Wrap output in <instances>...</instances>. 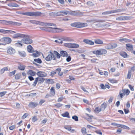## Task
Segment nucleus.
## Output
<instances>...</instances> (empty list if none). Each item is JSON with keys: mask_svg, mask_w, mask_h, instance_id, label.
I'll return each mask as SVG.
<instances>
[{"mask_svg": "<svg viewBox=\"0 0 135 135\" xmlns=\"http://www.w3.org/2000/svg\"><path fill=\"white\" fill-rule=\"evenodd\" d=\"M61 115L64 117H66L68 118H70L69 114L68 112H66L62 114Z\"/></svg>", "mask_w": 135, "mask_h": 135, "instance_id": "obj_33", "label": "nucleus"}, {"mask_svg": "<svg viewBox=\"0 0 135 135\" xmlns=\"http://www.w3.org/2000/svg\"><path fill=\"white\" fill-rule=\"evenodd\" d=\"M36 74L39 76L41 77H45L46 76V74L42 71L38 72Z\"/></svg>", "mask_w": 135, "mask_h": 135, "instance_id": "obj_14", "label": "nucleus"}, {"mask_svg": "<svg viewBox=\"0 0 135 135\" xmlns=\"http://www.w3.org/2000/svg\"><path fill=\"white\" fill-rule=\"evenodd\" d=\"M45 102V101L44 100L42 99L41 100L39 103V104L40 105H41L42 104L44 103Z\"/></svg>", "mask_w": 135, "mask_h": 135, "instance_id": "obj_63", "label": "nucleus"}, {"mask_svg": "<svg viewBox=\"0 0 135 135\" xmlns=\"http://www.w3.org/2000/svg\"><path fill=\"white\" fill-rule=\"evenodd\" d=\"M131 73L130 71H128L127 75V78L128 79H129L131 78Z\"/></svg>", "mask_w": 135, "mask_h": 135, "instance_id": "obj_47", "label": "nucleus"}, {"mask_svg": "<svg viewBox=\"0 0 135 135\" xmlns=\"http://www.w3.org/2000/svg\"><path fill=\"white\" fill-rule=\"evenodd\" d=\"M15 45L17 47H21L22 46V44L19 42L16 43Z\"/></svg>", "mask_w": 135, "mask_h": 135, "instance_id": "obj_57", "label": "nucleus"}, {"mask_svg": "<svg viewBox=\"0 0 135 135\" xmlns=\"http://www.w3.org/2000/svg\"><path fill=\"white\" fill-rule=\"evenodd\" d=\"M95 42L97 44H102L103 43V41L99 39H97L95 40Z\"/></svg>", "mask_w": 135, "mask_h": 135, "instance_id": "obj_36", "label": "nucleus"}, {"mask_svg": "<svg viewBox=\"0 0 135 135\" xmlns=\"http://www.w3.org/2000/svg\"><path fill=\"white\" fill-rule=\"evenodd\" d=\"M21 41L23 43L26 44H30L32 42V40L30 38H23L22 39Z\"/></svg>", "mask_w": 135, "mask_h": 135, "instance_id": "obj_10", "label": "nucleus"}, {"mask_svg": "<svg viewBox=\"0 0 135 135\" xmlns=\"http://www.w3.org/2000/svg\"><path fill=\"white\" fill-rule=\"evenodd\" d=\"M52 53L57 58L60 59V58L61 55L60 54L56 51H54Z\"/></svg>", "mask_w": 135, "mask_h": 135, "instance_id": "obj_29", "label": "nucleus"}, {"mask_svg": "<svg viewBox=\"0 0 135 135\" xmlns=\"http://www.w3.org/2000/svg\"><path fill=\"white\" fill-rule=\"evenodd\" d=\"M38 25H39L41 26H56V25L54 23H45L39 21H38Z\"/></svg>", "mask_w": 135, "mask_h": 135, "instance_id": "obj_9", "label": "nucleus"}, {"mask_svg": "<svg viewBox=\"0 0 135 135\" xmlns=\"http://www.w3.org/2000/svg\"><path fill=\"white\" fill-rule=\"evenodd\" d=\"M106 48L107 49H112L111 47V44H109L106 46Z\"/></svg>", "mask_w": 135, "mask_h": 135, "instance_id": "obj_58", "label": "nucleus"}, {"mask_svg": "<svg viewBox=\"0 0 135 135\" xmlns=\"http://www.w3.org/2000/svg\"><path fill=\"white\" fill-rule=\"evenodd\" d=\"M18 54L20 56L22 57H25L26 55V54L25 52L23 51H18Z\"/></svg>", "mask_w": 135, "mask_h": 135, "instance_id": "obj_22", "label": "nucleus"}, {"mask_svg": "<svg viewBox=\"0 0 135 135\" xmlns=\"http://www.w3.org/2000/svg\"><path fill=\"white\" fill-rule=\"evenodd\" d=\"M34 61L35 62L39 64H41L42 63V61L41 59L40 58L35 59H34Z\"/></svg>", "mask_w": 135, "mask_h": 135, "instance_id": "obj_40", "label": "nucleus"}, {"mask_svg": "<svg viewBox=\"0 0 135 135\" xmlns=\"http://www.w3.org/2000/svg\"><path fill=\"white\" fill-rule=\"evenodd\" d=\"M59 12H50L49 13V16H60V14H59Z\"/></svg>", "mask_w": 135, "mask_h": 135, "instance_id": "obj_20", "label": "nucleus"}, {"mask_svg": "<svg viewBox=\"0 0 135 135\" xmlns=\"http://www.w3.org/2000/svg\"><path fill=\"white\" fill-rule=\"evenodd\" d=\"M55 106H56L57 108H59L61 107L62 106L63 104L60 103H58L55 104Z\"/></svg>", "mask_w": 135, "mask_h": 135, "instance_id": "obj_52", "label": "nucleus"}, {"mask_svg": "<svg viewBox=\"0 0 135 135\" xmlns=\"http://www.w3.org/2000/svg\"><path fill=\"white\" fill-rule=\"evenodd\" d=\"M26 66L23 65L21 63H19L17 66L19 70L21 71L24 70L25 69Z\"/></svg>", "mask_w": 135, "mask_h": 135, "instance_id": "obj_17", "label": "nucleus"}, {"mask_svg": "<svg viewBox=\"0 0 135 135\" xmlns=\"http://www.w3.org/2000/svg\"><path fill=\"white\" fill-rule=\"evenodd\" d=\"M123 90L126 95H128L129 94L130 91L128 89H124Z\"/></svg>", "mask_w": 135, "mask_h": 135, "instance_id": "obj_41", "label": "nucleus"}, {"mask_svg": "<svg viewBox=\"0 0 135 135\" xmlns=\"http://www.w3.org/2000/svg\"><path fill=\"white\" fill-rule=\"evenodd\" d=\"M44 80L45 79L42 78H35L34 82L32 85L33 86H35L38 81H40V83H42Z\"/></svg>", "mask_w": 135, "mask_h": 135, "instance_id": "obj_6", "label": "nucleus"}, {"mask_svg": "<svg viewBox=\"0 0 135 135\" xmlns=\"http://www.w3.org/2000/svg\"><path fill=\"white\" fill-rule=\"evenodd\" d=\"M106 105L104 103H103L101 105L100 108L102 109V110H104L106 108Z\"/></svg>", "mask_w": 135, "mask_h": 135, "instance_id": "obj_45", "label": "nucleus"}, {"mask_svg": "<svg viewBox=\"0 0 135 135\" xmlns=\"http://www.w3.org/2000/svg\"><path fill=\"white\" fill-rule=\"evenodd\" d=\"M7 93L6 91H3L0 92V97H2L4 95Z\"/></svg>", "mask_w": 135, "mask_h": 135, "instance_id": "obj_51", "label": "nucleus"}, {"mask_svg": "<svg viewBox=\"0 0 135 135\" xmlns=\"http://www.w3.org/2000/svg\"><path fill=\"white\" fill-rule=\"evenodd\" d=\"M64 46L68 48H78L79 46V45L76 44L71 43H65L64 44Z\"/></svg>", "mask_w": 135, "mask_h": 135, "instance_id": "obj_4", "label": "nucleus"}, {"mask_svg": "<svg viewBox=\"0 0 135 135\" xmlns=\"http://www.w3.org/2000/svg\"><path fill=\"white\" fill-rule=\"evenodd\" d=\"M18 14L30 16H40L42 13L40 12H27L22 13L21 12H18Z\"/></svg>", "mask_w": 135, "mask_h": 135, "instance_id": "obj_1", "label": "nucleus"}, {"mask_svg": "<svg viewBox=\"0 0 135 135\" xmlns=\"http://www.w3.org/2000/svg\"><path fill=\"white\" fill-rule=\"evenodd\" d=\"M16 72V70H14V71L10 72L9 74V76H11L12 75H14L15 74Z\"/></svg>", "mask_w": 135, "mask_h": 135, "instance_id": "obj_49", "label": "nucleus"}, {"mask_svg": "<svg viewBox=\"0 0 135 135\" xmlns=\"http://www.w3.org/2000/svg\"><path fill=\"white\" fill-rule=\"evenodd\" d=\"M60 54L63 57H67L68 55L66 51H61L60 52Z\"/></svg>", "mask_w": 135, "mask_h": 135, "instance_id": "obj_28", "label": "nucleus"}, {"mask_svg": "<svg viewBox=\"0 0 135 135\" xmlns=\"http://www.w3.org/2000/svg\"><path fill=\"white\" fill-rule=\"evenodd\" d=\"M87 4L90 6H92L94 5V4L92 2L89 1L87 2Z\"/></svg>", "mask_w": 135, "mask_h": 135, "instance_id": "obj_55", "label": "nucleus"}, {"mask_svg": "<svg viewBox=\"0 0 135 135\" xmlns=\"http://www.w3.org/2000/svg\"><path fill=\"white\" fill-rule=\"evenodd\" d=\"M93 54H95L96 55H101L100 49L97 50L96 51H93Z\"/></svg>", "mask_w": 135, "mask_h": 135, "instance_id": "obj_37", "label": "nucleus"}, {"mask_svg": "<svg viewBox=\"0 0 135 135\" xmlns=\"http://www.w3.org/2000/svg\"><path fill=\"white\" fill-rule=\"evenodd\" d=\"M63 99V97H61L58 99L57 100V102H61Z\"/></svg>", "mask_w": 135, "mask_h": 135, "instance_id": "obj_62", "label": "nucleus"}, {"mask_svg": "<svg viewBox=\"0 0 135 135\" xmlns=\"http://www.w3.org/2000/svg\"><path fill=\"white\" fill-rule=\"evenodd\" d=\"M29 22H30L31 23L33 24L38 25V21H36L30 20H29Z\"/></svg>", "mask_w": 135, "mask_h": 135, "instance_id": "obj_44", "label": "nucleus"}, {"mask_svg": "<svg viewBox=\"0 0 135 135\" xmlns=\"http://www.w3.org/2000/svg\"><path fill=\"white\" fill-rule=\"evenodd\" d=\"M28 36L27 35H25L24 34H23L21 33H16V34H14L13 36V38H16L18 37L20 38H23V37H25L26 38Z\"/></svg>", "mask_w": 135, "mask_h": 135, "instance_id": "obj_8", "label": "nucleus"}, {"mask_svg": "<svg viewBox=\"0 0 135 135\" xmlns=\"http://www.w3.org/2000/svg\"><path fill=\"white\" fill-rule=\"evenodd\" d=\"M42 30H44L45 31L51 32H54L55 27L52 28L51 27H48L45 28V29H42Z\"/></svg>", "mask_w": 135, "mask_h": 135, "instance_id": "obj_12", "label": "nucleus"}, {"mask_svg": "<svg viewBox=\"0 0 135 135\" xmlns=\"http://www.w3.org/2000/svg\"><path fill=\"white\" fill-rule=\"evenodd\" d=\"M55 30L54 33L60 32L63 31V30L60 28H58L55 27Z\"/></svg>", "mask_w": 135, "mask_h": 135, "instance_id": "obj_35", "label": "nucleus"}, {"mask_svg": "<svg viewBox=\"0 0 135 135\" xmlns=\"http://www.w3.org/2000/svg\"><path fill=\"white\" fill-rule=\"evenodd\" d=\"M118 10L109 11L103 12L102 13L103 15H108L112 13H115L118 12Z\"/></svg>", "mask_w": 135, "mask_h": 135, "instance_id": "obj_18", "label": "nucleus"}, {"mask_svg": "<svg viewBox=\"0 0 135 135\" xmlns=\"http://www.w3.org/2000/svg\"><path fill=\"white\" fill-rule=\"evenodd\" d=\"M36 53H33L32 54V56L34 57H38L40 55V52H38L37 51H35Z\"/></svg>", "mask_w": 135, "mask_h": 135, "instance_id": "obj_31", "label": "nucleus"}, {"mask_svg": "<svg viewBox=\"0 0 135 135\" xmlns=\"http://www.w3.org/2000/svg\"><path fill=\"white\" fill-rule=\"evenodd\" d=\"M27 73L28 75H30L31 76H34L36 74V72L32 70H30L27 71Z\"/></svg>", "mask_w": 135, "mask_h": 135, "instance_id": "obj_26", "label": "nucleus"}, {"mask_svg": "<svg viewBox=\"0 0 135 135\" xmlns=\"http://www.w3.org/2000/svg\"><path fill=\"white\" fill-rule=\"evenodd\" d=\"M62 40H63V41H71V39L69 37H66L64 38H62Z\"/></svg>", "mask_w": 135, "mask_h": 135, "instance_id": "obj_56", "label": "nucleus"}, {"mask_svg": "<svg viewBox=\"0 0 135 135\" xmlns=\"http://www.w3.org/2000/svg\"><path fill=\"white\" fill-rule=\"evenodd\" d=\"M50 94L51 95V96L52 97L54 96L55 94V90L54 89V87H52L50 91Z\"/></svg>", "mask_w": 135, "mask_h": 135, "instance_id": "obj_21", "label": "nucleus"}, {"mask_svg": "<svg viewBox=\"0 0 135 135\" xmlns=\"http://www.w3.org/2000/svg\"><path fill=\"white\" fill-rule=\"evenodd\" d=\"M60 13L59 14L60 16H64L67 15H74V12L71 11H68L66 10H63L59 12Z\"/></svg>", "mask_w": 135, "mask_h": 135, "instance_id": "obj_5", "label": "nucleus"}, {"mask_svg": "<svg viewBox=\"0 0 135 135\" xmlns=\"http://www.w3.org/2000/svg\"><path fill=\"white\" fill-rule=\"evenodd\" d=\"M28 115V114L27 113H25L24 114V115L22 117V119H24L27 117Z\"/></svg>", "mask_w": 135, "mask_h": 135, "instance_id": "obj_59", "label": "nucleus"}, {"mask_svg": "<svg viewBox=\"0 0 135 135\" xmlns=\"http://www.w3.org/2000/svg\"><path fill=\"white\" fill-rule=\"evenodd\" d=\"M130 18V17L128 16H120L119 17V20H126L129 19Z\"/></svg>", "mask_w": 135, "mask_h": 135, "instance_id": "obj_30", "label": "nucleus"}, {"mask_svg": "<svg viewBox=\"0 0 135 135\" xmlns=\"http://www.w3.org/2000/svg\"><path fill=\"white\" fill-rule=\"evenodd\" d=\"M133 46L130 44H127L126 45V49L128 51H131L133 49Z\"/></svg>", "mask_w": 135, "mask_h": 135, "instance_id": "obj_23", "label": "nucleus"}, {"mask_svg": "<svg viewBox=\"0 0 135 135\" xmlns=\"http://www.w3.org/2000/svg\"><path fill=\"white\" fill-rule=\"evenodd\" d=\"M119 54L122 56L124 58H126L128 57L129 56L126 52L124 51H121L119 53Z\"/></svg>", "mask_w": 135, "mask_h": 135, "instance_id": "obj_25", "label": "nucleus"}, {"mask_svg": "<svg viewBox=\"0 0 135 135\" xmlns=\"http://www.w3.org/2000/svg\"><path fill=\"white\" fill-rule=\"evenodd\" d=\"M7 5L9 7H18V5L16 3H11L7 4Z\"/></svg>", "mask_w": 135, "mask_h": 135, "instance_id": "obj_32", "label": "nucleus"}, {"mask_svg": "<svg viewBox=\"0 0 135 135\" xmlns=\"http://www.w3.org/2000/svg\"><path fill=\"white\" fill-rule=\"evenodd\" d=\"M0 41L6 44L11 43L12 41V40L9 37H3L1 39Z\"/></svg>", "mask_w": 135, "mask_h": 135, "instance_id": "obj_7", "label": "nucleus"}, {"mask_svg": "<svg viewBox=\"0 0 135 135\" xmlns=\"http://www.w3.org/2000/svg\"><path fill=\"white\" fill-rule=\"evenodd\" d=\"M119 127L128 130H129L130 129L128 127L125 125L120 124H119Z\"/></svg>", "mask_w": 135, "mask_h": 135, "instance_id": "obj_34", "label": "nucleus"}, {"mask_svg": "<svg viewBox=\"0 0 135 135\" xmlns=\"http://www.w3.org/2000/svg\"><path fill=\"white\" fill-rule=\"evenodd\" d=\"M37 120V119L36 116H34L32 118V121L33 122H35Z\"/></svg>", "mask_w": 135, "mask_h": 135, "instance_id": "obj_64", "label": "nucleus"}, {"mask_svg": "<svg viewBox=\"0 0 135 135\" xmlns=\"http://www.w3.org/2000/svg\"><path fill=\"white\" fill-rule=\"evenodd\" d=\"M11 24H12L13 25H16L18 26H20L22 24L20 23L16 22H12Z\"/></svg>", "mask_w": 135, "mask_h": 135, "instance_id": "obj_46", "label": "nucleus"}, {"mask_svg": "<svg viewBox=\"0 0 135 135\" xmlns=\"http://www.w3.org/2000/svg\"><path fill=\"white\" fill-rule=\"evenodd\" d=\"M38 105V103L37 102H31L29 103L28 106L29 108H34L36 107Z\"/></svg>", "mask_w": 135, "mask_h": 135, "instance_id": "obj_11", "label": "nucleus"}, {"mask_svg": "<svg viewBox=\"0 0 135 135\" xmlns=\"http://www.w3.org/2000/svg\"><path fill=\"white\" fill-rule=\"evenodd\" d=\"M102 110V109L100 108L97 107L95 108L94 110V111L95 112L98 113L100 112Z\"/></svg>", "mask_w": 135, "mask_h": 135, "instance_id": "obj_38", "label": "nucleus"}, {"mask_svg": "<svg viewBox=\"0 0 135 135\" xmlns=\"http://www.w3.org/2000/svg\"><path fill=\"white\" fill-rule=\"evenodd\" d=\"M27 51L29 52L32 53L35 52L33 50V48L30 45L28 46L27 47Z\"/></svg>", "mask_w": 135, "mask_h": 135, "instance_id": "obj_24", "label": "nucleus"}, {"mask_svg": "<svg viewBox=\"0 0 135 135\" xmlns=\"http://www.w3.org/2000/svg\"><path fill=\"white\" fill-rule=\"evenodd\" d=\"M83 42L87 44L91 45H93L94 44V42H93L87 39H84L83 40Z\"/></svg>", "mask_w": 135, "mask_h": 135, "instance_id": "obj_19", "label": "nucleus"}, {"mask_svg": "<svg viewBox=\"0 0 135 135\" xmlns=\"http://www.w3.org/2000/svg\"><path fill=\"white\" fill-rule=\"evenodd\" d=\"M81 132L84 135L87 133L86 129L85 128H83L81 129Z\"/></svg>", "mask_w": 135, "mask_h": 135, "instance_id": "obj_42", "label": "nucleus"}, {"mask_svg": "<svg viewBox=\"0 0 135 135\" xmlns=\"http://www.w3.org/2000/svg\"><path fill=\"white\" fill-rule=\"evenodd\" d=\"M46 83L50 84H52L54 83V81L52 79H46Z\"/></svg>", "mask_w": 135, "mask_h": 135, "instance_id": "obj_39", "label": "nucleus"}, {"mask_svg": "<svg viewBox=\"0 0 135 135\" xmlns=\"http://www.w3.org/2000/svg\"><path fill=\"white\" fill-rule=\"evenodd\" d=\"M7 52L10 54H13L15 52V50L13 48L10 47L7 50Z\"/></svg>", "mask_w": 135, "mask_h": 135, "instance_id": "obj_13", "label": "nucleus"}, {"mask_svg": "<svg viewBox=\"0 0 135 135\" xmlns=\"http://www.w3.org/2000/svg\"><path fill=\"white\" fill-rule=\"evenodd\" d=\"M50 54L45 57V60L47 61H50L52 59L53 60H56V57L53 54V53L50 51L49 52Z\"/></svg>", "mask_w": 135, "mask_h": 135, "instance_id": "obj_3", "label": "nucleus"}, {"mask_svg": "<svg viewBox=\"0 0 135 135\" xmlns=\"http://www.w3.org/2000/svg\"><path fill=\"white\" fill-rule=\"evenodd\" d=\"M1 32L3 34H6L8 33V32H9L10 33L13 34V33H16V32L14 31L11 30H4L2 29L1 30Z\"/></svg>", "mask_w": 135, "mask_h": 135, "instance_id": "obj_15", "label": "nucleus"}, {"mask_svg": "<svg viewBox=\"0 0 135 135\" xmlns=\"http://www.w3.org/2000/svg\"><path fill=\"white\" fill-rule=\"evenodd\" d=\"M72 118L76 121H78V117L76 115H75L72 116Z\"/></svg>", "mask_w": 135, "mask_h": 135, "instance_id": "obj_48", "label": "nucleus"}, {"mask_svg": "<svg viewBox=\"0 0 135 135\" xmlns=\"http://www.w3.org/2000/svg\"><path fill=\"white\" fill-rule=\"evenodd\" d=\"M36 93H30L29 94V96H31L32 97H34L36 96Z\"/></svg>", "mask_w": 135, "mask_h": 135, "instance_id": "obj_61", "label": "nucleus"}, {"mask_svg": "<svg viewBox=\"0 0 135 135\" xmlns=\"http://www.w3.org/2000/svg\"><path fill=\"white\" fill-rule=\"evenodd\" d=\"M64 128H65L66 129H67L68 130V131H70L71 130H72V131H74V130L73 129H71V127H69L68 126H66V127H64Z\"/></svg>", "mask_w": 135, "mask_h": 135, "instance_id": "obj_60", "label": "nucleus"}, {"mask_svg": "<svg viewBox=\"0 0 135 135\" xmlns=\"http://www.w3.org/2000/svg\"><path fill=\"white\" fill-rule=\"evenodd\" d=\"M100 49L101 51V55L106 54L107 52V50L105 49Z\"/></svg>", "mask_w": 135, "mask_h": 135, "instance_id": "obj_43", "label": "nucleus"}, {"mask_svg": "<svg viewBox=\"0 0 135 135\" xmlns=\"http://www.w3.org/2000/svg\"><path fill=\"white\" fill-rule=\"evenodd\" d=\"M21 75L19 74H16L15 76V78L16 79H18L20 78Z\"/></svg>", "mask_w": 135, "mask_h": 135, "instance_id": "obj_53", "label": "nucleus"}, {"mask_svg": "<svg viewBox=\"0 0 135 135\" xmlns=\"http://www.w3.org/2000/svg\"><path fill=\"white\" fill-rule=\"evenodd\" d=\"M70 25L72 27L79 28L83 27L88 25L87 23L80 22L72 23Z\"/></svg>", "mask_w": 135, "mask_h": 135, "instance_id": "obj_2", "label": "nucleus"}, {"mask_svg": "<svg viewBox=\"0 0 135 135\" xmlns=\"http://www.w3.org/2000/svg\"><path fill=\"white\" fill-rule=\"evenodd\" d=\"M12 22V21H7L4 20H0V23L3 25H8L9 24H11Z\"/></svg>", "mask_w": 135, "mask_h": 135, "instance_id": "obj_16", "label": "nucleus"}, {"mask_svg": "<svg viewBox=\"0 0 135 135\" xmlns=\"http://www.w3.org/2000/svg\"><path fill=\"white\" fill-rule=\"evenodd\" d=\"M112 49H114L117 46V45L116 43H113L111 44Z\"/></svg>", "mask_w": 135, "mask_h": 135, "instance_id": "obj_54", "label": "nucleus"}, {"mask_svg": "<svg viewBox=\"0 0 135 135\" xmlns=\"http://www.w3.org/2000/svg\"><path fill=\"white\" fill-rule=\"evenodd\" d=\"M110 82L112 83H116L117 82V81L114 79H109Z\"/></svg>", "mask_w": 135, "mask_h": 135, "instance_id": "obj_50", "label": "nucleus"}, {"mask_svg": "<svg viewBox=\"0 0 135 135\" xmlns=\"http://www.w3.org/2000/svg\"><path fill=\"white\" fill-rule=\"evenodd\" d=\"M130 41L131 40H130L125 38H120L119 39V41L123 43H124L127 42H130Z\"/></svg>", "mask_w": 135, "mask_h": 135, "instance_id": "obj_27", "label": "nucleus"}]
</instances>
